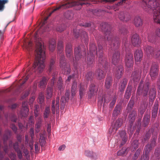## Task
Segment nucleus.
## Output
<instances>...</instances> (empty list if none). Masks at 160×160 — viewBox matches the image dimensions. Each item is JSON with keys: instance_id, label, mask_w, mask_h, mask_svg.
<instances>
[{"instance_id": "nucleus-1", "label": "nucleus", "mask_w": 160, "mask_h": 160, "mask_svg": "<svg viewBox=\"0 0 160 160\" xmlns=\"http://www.w3.org/2000/svg\"><path fill=\"white\" fill-rule=\"evenodd\" d=\"M100 28L101 30L105 33L104 40L107 44H108L111 49H114L112 59V62L116 65L120 60V53L117 49L119 46L120 43L119 38L115 37L112 33L111 31V26L110 25L106 22H102L100 25Z\"/></svg>"}, {"instance_id": "nucleus-2", "label": "nucleus", "mask_w": 160, "mask_h": 160, "mask_svg": "<svg viewBox=\"0 0 160 160\" xmlns=\"http://www.w3.org/2000/svg\"><path fill=\"white\" fill-rule=\"evenodd\" d=\"M36 43L35 51V62L33 65L34 71L37 73H41L44 68V62L45 59L44 46L41 38L35 37Z\"/></svg>"}, {"instance_id": "nucleus-3", "label": "nucleus", "mask_w": 160, "mask_h": 160, "mask_svg": "<svg viewBox=\"0 0 160 160\" xmlns=\"http://www.w3.org/2000/svg\"><path fill=\"white\" fill-rule=\"evenodd\" d=\"M98 44V50L97 51V47L94 43L90 45L89 53H88L87 58L88 64L91 65L94 61V57L96 55L98 56L99 62L101 64L104 68L103 70H106L108 69V63L107 60L103 57V50L102 47Z\"/></svg>"}, {"instance_id": "nucleus-4", "label": "nucleus", "mask_w": 160, "mask_h": 160, "mask_svg": "<svg viewBox=\"0 0 160 160\" xmlns=\"http://www.w3.org/2000/svg\"><path fill=\"white\" fill-rule=\"evenodd\" d=\"M150 83L148 81H146L144 82L141 80L138 87L137 92V95H142V103L139 110L140 113L142 115L146 108V104L148 100V95Z\"/></svg>"}, {"instance_id": "nucleus-5", "label": "nucleus", "mask_w": 160, "mask_h": 160, "mask_svg": "<svg viewBox=\"0 0 160 160\" xmlns=\"http://www.w3.org/2000/svg\"><path fill=\"white\" fill-rule=\"evenodd\" d=\"M63 44L62 41H59L58 43V53L60 57V65L62 68V72L65 74H69L71 71V69L69 65L67 64L65 61V57L63 52Z\"/></svg>"}, {"instance_id": "nucleus-6", "label": "nucleus", "mask_w": 160, "mask_h": 160, "mask_svg": "<svg viewBox=\"0 0 160 160\" xmlns=\"http://www.w3.org/2000/svg\"><path fill=\"white\" fill-rule=\"evenodd\" d=\"M87 0H80L77 1H67L65 3L54 8L50 14L49 16H50L52 13L58 10L61 8L65 9L69 8L74 6H78V9H79L81 8L82 5L87 3Z\"/></svg>"}, {"instance_id": "nucleus-7", "label": "nucleus", "mask_w": 160, "mask_h": 160, "mask_svg": "<svg viewBox=\"0 0 160 160\" xmlns=\"http://www.w3.org/2000/svg\"><path fill=\"white\" fill-rule=\"evenodd\" d=\"M136 116V111L135 110H132L128 116L129 125L127 130L130 137L132 136L136 128V126L133 125V122L135 119Z\"/></svg>"}, {"instance_id": "nucleus-8", "label": "nucleus", "mask_w": 160, "mask_h": 160, "mask_svg": "<svg viewBox=\"0 0 160 160\" xmlns=\"http://www.w3.org/2000/svg\"><path fill=\"white\" fill-rule=\"evenodd\" d=\"M144 50L146 55L149 57H153L157 58L160 56V48H154L152 47L148 46L145 48Z\"/></svg>"}, {"instance_id": "nucleus-9", "label": "nucleus", "mask_w": 160, "mask_h": 160, "mask_svg": "<svg viewBox=\"0 0 160 160\" xmlns=\"http://www.w3.org/2000/svg\"><path fill=\"white\" fill-rule=\"evenodd\" d=\"M55 59L52 58L50 61L49 67L48 68V71L49 72H53L52 75V78L51 80V82L52 85H54V83H55L56 79L57 77L58 72L55 70Z\"/></svg>"}, {"instance_id": "nucleus-10", "label": "nucleus", "mask_w": 160, "mask_h": 160, "mask_svg": "<svg viewBox=\"0 0 160 160\" xmlns=\"http://www.w3.org/2000/svg\"><path fill=\"white\" fill-rule=\"evenodd\" d=\"M81 49L80 46L74 49V56L76 62L84 58L86 55V52L85 51L81 52Z\"/></svg>"}, {"instance_id": "nucleus-11", "label": "nucleus", "mask_w": 160, "mask_h": 160, "mask_svg": "<svg viewBox=\"0 0 160 160\" xmlns=\"http://www.w3.org/2000/svg\"><path fill=\"white\" fill-rule=\"evenodd\" d=\"M158 66L157 64L153 63L151 67L150 75L152 80H154L157 77L158 73Z\"/></svg>"}, {"instance_id": "nucleus-12", "label": "nucleus", "mask_w": 160, "mask_h": 160, "mask_svg": "<svg viewBox=\"0 0 160 160\" xmlns=\"http://www.w3.org/2000/svg\"><path fill=\"white\" fill-rule=\"evenodd\" d=\"M59 97H57L56 100H53L52 103L51 110L53 114L55 113V111L57 113L59 112Z\"/></svg>"}, {"instance_id": "nucleus-13", "label": "nucleus", "mask_w": 160, "mask_h": 160, "mask_svg": "<svg viewBox=\"0 0 160 160\" xmlns=\"http://www.w3.org/2000/svg\"><path fill=\"white\" fill-rule=\"evenodd\" d=\"M153 19L155 22L160 24V6L158 5L153 10Z\"/></svg>"}, {"instance_id": "nucleus-14", "label": "nucleus", "mask_w": 160, "mask_h": 160, "mask_svg": "<svg viewBox=\"0 0 160 160\" xmlns=\"http://www.w3.org/2000/svg\"><path fill=\"white\" fill-rule=\"evenodd\" d=\"M66 54L67 57L70 59H72L74 63V59L73 52L72 48L71 45L70 43H67L66 47Z\"/></svg>"}, {"instance_id": "nucleus-15", "label": "nucleus", "mask_w": 160, "mask_h": 160, "mask_svg": "<svg viewBox=\"0 0 160 160\" xmlns=\"http://www.w3.org/2000/svg\"><path fill=\"white\" fill-rule=\"evenodd\" d=\"M29 111L28 107L27 104L25 102H23L22 105V109L20 112V114L19 115L20 117H26L28 114Z\"/></svg>"}, {"instance_id": "nucleus-16", "label": "nucleus", "mask_w": 160, "mask_h": 160, "mask_svg": "<svg viewBox=\"0 0 160 160\" xmlns=\"http://www.w3.org/2000/svg\"><path fill=\"white\" fill-rule=\"evenodd\" d=\"M85 155L92 159L96 160L98 158V155L92 150H86L84 151Z\"/></svg>"}, {"instance_id": "nucleus-17", "label": "nucleus", "mask_w": 160, "mask_h": 160, "mask_svg": "<svg viewBox=\"0 0 160 160\" xmlns=\"http://www.w3.org/2000/svg\"><path fill=\"white\" fill-rule=\"evenodd\" d=\"M142 73L141 69H138L133 72L131 76L132 79L135 82L138 81L141 78Z\"/></svg>"}, {"instance_id": "nucleus-18", "label": "nucleus", "mask_w": 160, "mask_h": 160, "mask_svg": "<svg viewBox=\"0 0 160 160\" xmlns=\"http://www.w3.org/2000/svg\"><path fill=\"white\" fill-rule=\"evenodd\" d=\"M98 87L95 86L93 84H92L89 88V92L88 95V97L89 98L95 94L98 91Z\"/></svg>"}, {"instance_id": "nucleus-19", "label": "nucleus", "mask_w": 160, "mask_h": 160, "mask_svg": "<svg viewBox=\"0 0 160 160\" xmlns=\"http://www.w3.org/2000/svg\"><path fill=\"white\" fill-rule=\"evenodd\" d=\"M157 138V136H155L152 138L150 144H148L145 146L144 148V151L145 152H149L152 149V148L155 146Z\"/></svg>"}, {"instance_id": "nucleus-20", "label": "nucleus", "mask_w": 160, "mask_h": 160, "mask_svg": "<svg viewBox=\"0 0 160 160\" xmlns=\"http://www.w3.org/2000/svg\"><path fill=\"white\" fill-rule=\"evenodd\" d=\"M11 134V132L9 130L6 131L5 134L4 135L3 137L4 144V146L3 147V150L5 154L8 153V146L6 145V141L8 140V137Z\"/></svg>"}, {"instance_id": "nucleus-21", "label": "nucleus", "mask_w": 160, "mask_h": 160, "mask_svg": "<svg viewBox=\"0 0 160 160\" xmlns=\"http://www.w3.org/2000/svg\"><path fill=\"white\" fill-rule=\"evenodd\" d=\"M123 72V68L122 65H120L116 68L115 71V78L118 79L120 78Z\"/></svg>"}, {"instance_id": "nucleus-22", "label": "nucleus", "mask_w": 160, "mask_h": 160, "mask_svg": "<svg viewBox=\"0 0 160 160\" xmlns=\"http://www.w3.org/2000/svg\"><path fill=\"white\" fill-rule=\"evenodd\" d=\"M131 42L132 45L134 46H138L141 43V40L138 34H135L133 35L131 38Z\"/></svg>"}, {"instance_id": "nucleus-23", "label": "nucleus", "mask_w": 160, "mask_h": 160, "mask_svg": "<svg viewBox=\"0 0 160 160\" xmlns=\"http://www.w3.org/2000/svg\"><path fill=\"white\" fill-rule=\"evenodd\" d=\"M135 60L136 62H140L143 56V53L140 49H137L134 52Z\"/></svg>"}, {"instance_id": "nucleus-24", "label": "nucleus", "mask_w": 160, "mask_h": 160, "mask_svg": "<svg viewBox=\"0 0 160 160\" xmlns=\"http://www.w3.org/2000/svg\"><path fill=\"white\" fill-rule=\"evenodd\" d=\"M33 68V67H32V70L31 69H28H28L27 70V73L26 74V77L24 78H23V80L22 82H21L22 80L21 79L20 80L19 83L21 85V86L25 82L28 80V79L29 78V76L30 74H32L33 72H35V71H34V69Z\"/></svg>"}, {"instance_id": "nucleus-25", "label": "nucleus", "mask_w": 160, "mask_h": 160, "mask_svg": "<svg viewBox=\"0 0 160 160\" xmlns=\"http://www.w3.org/2000/svg\"><path fill=\"white\" fill-rule=\"evenodd\" d=\"M149 101H153L156 96V89L154 88L150 89L149 93Z\"/></svg>"}, {"instance_id": "nucleus-26", "label": "nucleus", "mask_w": 160, "mask_h": 160, "mask_svg": "<svg viewBox=\"0 0 160 160\" xmlns=\"http://www.w3.org/2000/svg\"><path fill=\"white\" fill-rule=\"evenodd\" d=\"M158 102H155L152 110V118H155L157 116L158 110Z\"/></svg>"}, {"instance_id": "nucleus-27", "label": "nucleus", "mask_w": 160, "mask_h": 160, "mask_svg": "<svg viewBox=\"0 0 160 160\" xmlns=\"http://www.w3.org/2000/svg\"><path fill=\"white\" fill-rule=\"evenodd\" d=\"M110 101V98L109 95H102L99 98L98 103L101 105L103 102L104 103H108Z\"/></svg>"}, {"instance_id": "nucleus-28", "label": "nucleus", "mask_w": 160, "mask_h": 160, "mask_svg": "<svg viewBox=\"0 0 160 160\" xmlns=\"http://www.w3.org/2000/svg\"><path fill=\"white\" fill-rule=\"evenodd\" d=\"M119 134L122 140V142L120 145L122 146L127 141V136L126 135V133L125 131H122L120 132Z\"/></svg>"}, {"instance_id": "nucleus-29", "label": "nucleus", "mask_w": 160, "mask_h": 160, "mask_svg": "<svg viewBox=\"0 0 160 160\" xmlns=\"http://www.w3.org/2000/svg\"><path fill=\"white\" fill-rule=\"evenodd\" d=\"M87 86L80 84L79 88V94L80 99H81L84 94L86 93V91L87 89Z\"/></svg>"}, {"instance_id": "nucleus-30", "label": "nucleus", "mask_w": 160, "mask_h": 160, "mask_svg": "<svg viewBox=\"0 0 160 160\" xmlns=\"http://www.w3.org/2000/svg\"><path fill=\"white\" fill-rule=\"evenodd\" d=\"M49 78L45 77H43L40 81L39 87L41 88H44L45 87L47 82L49 80Z\"/></svg>"}, {"instance_id": "nucleus-31", "label": "nucleus", "mask_w": 160, "mask_h": 160, "mask_svg": "<svg viewBox=\"0 0 160 160\" xmlns=\"http://www.w3.org/2000/svg\"><path fill=\"white\" fill-rule=\"evenodd\" d=\"M42 119L41 117H39L37 118L35 125V131L37 132H38L42 125Z\"/></svg>"}, {"instance_id": "nucleus-32", "label": "nucleus", "mask_w": 160, "mask_h": 160, "mask_svg": "<svg viewBox=\"0 0 160 160\" xmlns=\"http://www.w3.org/2000/svg\"><path fill=\"white\" fill-rule=\"evenodd\" d=\"M56 46V42L55 39H51L49 41V50L53 52L55 49Z\"/></svg>"}, {"instance_id": "nucleus-33", "label": "nucleus", "mask_w": 160, "mask_h": 160, "mask_svg": "<svg viewBox=\"0 0 160 160\" xmlns=\"http://www.w3.org/2000/svg\"><path fill=\"white\" fill-rule=\"evenodd\" d=\"M80 32L81 33V36L82 41H84L85 44L88 43V38L87 33L86 32L82 30H81Z\"/></svg>"}, {"instance_id": "nucleus-34", "label": "nucleus", "mask_w": 160, "mask_h": 160, "mask_svg": "<svg viewBox=\"0 0 160 160\" xmlns=\"http://www.w3.org/2000/svg\"><path fill=\"white\" fill-rule=\"evenodd\" d=\"M105 74V72L102 70L100 69L98 70L96 72L97 78L98 80H101L103 79L104 78Z\"/></svg>"}, {"instance_id": "nucleus-35", "label": "nucleus", "mask_w": 160, "mask_h": 160, "mask_svg": "<svg viewBox=\"0 0 160 160\" xmlns=\"http://www.w3.org/2000/svg\"><path fill=\"white\" fill-rule=\"evenodd\" d=\"M134 24L136 27H139L142 24V21L139 17H136L134 19Z\"/></svg>"}, {"instance_id": "nucleus-36", "label": "nucleus", "mask_w": 160, "mask_h": 160, "mask_svg": "<svg viewBox=\"0 0 160 160\" xmlns=\"http://www.w3.org/2000/svg\"><path fill=\"white\" fill-rule=\"evenodd\" d=\"M122 119L121 118H118L114 124L112 125V126L116 130H117L121 126L122 123Z\"/></svg>"}, {"instance_id": "nucleus-37", "label": "nucleus", "mask_w": 160, "mask_h": 160, "mask_svg": "<svg viewBox=\"0 0 160 160\" xmlns=\"http://www.w3.org/2000/svg\"><path fill=\"white\" fill-rule=\"evenodd\" d=\"M121 112V107L120 105H117L113 111L112 117H116Z\"/></svg>"}, {"instance_id": "nucleus-38", "label": "nucleus", "mask_w": 160, "mask_h": 160, "mask_svg": "<svg viewBox=\"0 0 160 160\" xmlns=\"http://www.w3.org/2000/svg\"><path fill=\"white\" fill-rule=\"evenodd\" d=\"M112 80L111 77L108 76L106 78L105 82V87L109 89L112 85Z\"/></svg>"}, {"instance_id": "nucleus-39", "label": "nucleus", "mask_w": 160, "mask_h": 160, "mask_svg": "<svg viewBox=\"0 0 160 160\" xmlns=\"http://www.w3.org/2000/svg\"><path fill=\"white\" fill-rule=\"evenodd\" d=\"M77 89V85L76 82L74 81L72 84L71 88V95L72 97H74L76 93Z\"/></svg>"}, {"instance_id": "nucleus-40", "label": "nucleus", "mask_w": 160, "mask_h": 160, "mask_svg": "<svg viewBox=\"0 0 160 160\" xmlns=\"http://www.w3.org/2000/svg\"><path fill=\"white\" fill-rule=\"evenodd\" d=\"M132 89V88L131 86H128L124 95L125 97L127 99L129 98L131 95V91Z\"/></svg>"}, {"instance_id": "nucleus-41", "label": "nucleus", "mask_w": 160, "mask_h": 160, "mask_svg": "<svg viewBox=\"0 0 160 160\" xmlns=\"http://www.w3.org/2000/svg\"><path fill=\"white\" fill-rule=\"evenodd\" d=\"M128 59L127 58L125 59V63L128 68H131L133 66V60Z\"/></svg>"}, {"instance_id": "nucleus-42", "label": "nucleus", "mask_w": 160, "mask_h": 160, "mask_svg": "<svg viewBox=\"0 0 160 160\" xmlns=\"http://www.w3.org/2000/svg\"><path fill=\"white\" fill-rule=\"evenodd\" d=\"M127 82L126 79L124 78L123 79L122 82H121L119 88V90L121 92H123L126 86Z\"/></svg>"}, {"instance_id": "nucleus-43", "label": "nucleus", "mask_w": 160, "mask_h": 160, "mask_svg": "<svg viewBox=\"0 0 160 160\" xmlns=\"http://www.w3.org/2000/svg\"><path fill=\"white\" fill-rule=\"evenodd\" d=\"M8 0H0V12L3 11L5 8V5L8 2Z\"/></svg>"}, {"instance_id": "nucleus-44", "label": "nucleus", "mask_w": 160, "mask_h": 160, "mask_svg": "<svg viewBox=\"0 0 160 160\" xmlns=\"http://www.w3.org/2000/svg\"><path fill=\"white\" fill-rule=\"evenodd\" d=\"M47 98H50L52 95V89L50 87H48L47 89Z\"/></svg>"}, {"instance_id": "nucleus-45", "label": "nucleus", "mask_w": 160, "mask_h": 160, "mask_svg": "<svg viewBox=\"0 0 160 160\" xmlns=\"http://www.w3.org/2000/svg\"><path fill=\"white\" fill-rule=\"evenodd\" d=\"M39 142L41 147H43L45 145L46 142L45 140L43 135H40Z\"/></svg>"}, {"instance_id": "nucleus-46", "label": "nucleus", "mask_w": 160, "mask_h": 160, "mask_svg": "<svg viewBox=\"0 0 160 160\" xmlns=\"http://www.w3.org/2000/svg\"><path fill=\"white\" fill-rule=\"evenodd\" d=\"M57 85L58 88L60 90H62L63 89V87L62 86V78L61 77H59L58 80L57 82Z\"/></svg>"}, {"instance_id": "nucleus-47", "label": "nucleus", "mask_w": 160, "mask_h": 160, "mask_svg": "<svg viewBox=\"0 0 160 160\" xmlns=\"http://www.w3.org/2000/svg\"><path fill=\"white\" fill-rule=\"evenodd\" d=\"M149 120L148 116H144L143 118V125L145 127L147 126L149 123Z\"/></svg>"}, {"instance_id": "nucleus-48", "label": "nucleus", "mask_w": 160, "mask_h": 160, "mask_svg": "<svg viewBox=\"0 0 160 160\" xmlns=\"http://www.w3.org/2000/svg\"><path fill=\"white\" fill-rule=\"evenodd\" d=\"M138 141L137 140H134L132 143V148H134V150L136 149L138 147Z\"/></svg>"}, {"instance_id": "nucleus-49", "label": "nucleus", "mask_w": 160, "mask_h": 160, "mask_svg": "<svg viewBox=\"0 0 160 160\" xmlns=\"http://www.w3.org/2000/svg\"><path fill=\"white\" fill-rule=\"evenodd\" d=\"M50 113V108L49 107H47L44 113L43 117L44 118H48Z\"/></svg>"}, {"instance_id": "nucleus-50", "label": "nucleus", "mask_w": 160, "mask_h": 160, "mask_svg": "<svg viewBox=\"0 0 160 160\" xmlns=\"http://www.w3.org/2000/svg\"><path fill=\"white\" fill-rule=\"evenodd\" d=\"M94 76V74L91 72H88L86 75V78L88 80H91Z\"/></svg>"}, {"instance_id": "nucleus-51", "label": "nucleus", "mask_w": 160, "mask_h": 160, "mask_svg": "<svg viewBox=\"0 0 160 160\" xmlns=\"http://www.w3.org/2000/svg\"><path fill=\"white\" fill-rule=\"evenodd\" d=\"M38 99L39 100L38 102L42 104L43 102L44 97V95L41 92L40 93L38 97Z\"/></svg>"}, {"instance_id": "nucleus-52", "label": "nucleus", "mask_w": 160, "mask_h": 160, "mask_svg": "<svg viewBox=\"0 0 160 160\" xmlns=\"http://www.w3.org/2000/svg\"><path fill=\"white\" fill-rule=\"evenodd\" d=\"M32 45V43L31 42H27V41H25L23 45L25 48H26L28 50H29L30 49L29 47L31 46Z\"/></svg>"}, {"instance_id": "nucleus-53", "label": "nucleus", "mask_w": 160, "mask_h": 160, "mask_svg": "<svg viewBox=\"0 0 160 160\" xmlns=\"http://www.w3.org/2000/svg\"><path fill=\"white\" fill-rule=\"evenodd\" d=\"M126 152V149L125 148H122L117 152L118 156H122L125 154Z\"/></svg>"}, {"instance_id": "nucleus-54", "label": "nucleus", "mask_w": 160, "mask_h": 160, "mask_svg": "<svg viewBox=\"0 0 160 160\" xmlns=\"http://www.w3.org/2000/svg\"><path fill=\"white\" fill-rule=\"evenodd\" d=\"M141 152V149L140 148H138L136 152H135V153L134 155V156L133 157V160H136L138 158Z\"/></svg>"}, {"instance_id": "nucleus-55", "label": "nucleus", "mask_w": 160, "mask_h": 160, "mask_svg": "<svg viewBox=\"0 0 160 160\" xmlns=\"http://www.w3.org/2000/svg\"><path fill=\"white\" fill-rule=\"evenodd\" d=\"M145 153L144 155L142 156L140 160H148L149 157L148 153L149 152H146L145 151Z\"/></svg>"}, {"instance_id": "nucleus-56", "label": "nucleus", "mask_w": 160, "mask_h": 160, "mask_svg": "<svg viewBox=\"0 0 160 160\" xmlns=\"http://www.w3.org/2000/svg\"><path fill=\"white\" fill-rule=\"evenodd\" d=\"M116 97L115 96H114L112 98V102L110 104V108L112 109L113 108L116 103Z\"/></svg>"}, {"instance_id": "nucleus-57", "label": "nucleus", "mask_w": 160, "mask_h": 160, "mask_svg": "<svg viewBox=\"0 0 160 160\" xmlns=\"http://www.w3.org/2000/svg\"><path fill=\"white\" fill-rule=\"evenodd\" d=\"M151 131H149L147 132L143 138V141H146L151 136Z\"/></svg>"}, {"instance_id": "nucleus-58", "label": "nucleus", "mask_w": 160, "mask_h": 160, "mask_svg": "<svg viewBox=\"0 0 160 160\" xmlns=\"http://www.w3.org/2000/svg\"><path fill=\"white\" fill-rule=\"evenodd\" d=\"M155 154L157 159H160V148H158L155 150Z\"/></svg>"}, {"instance_id": "nucleus-59", "label": "nucleus", "mask_w": 160, "mask_h": 160, "mask_svg": "<svg viewBox=\"0 0 160 160\" xmlns=\"http://www.w3.org/2000/svg\"><path fill=\"white\" fill-rule=\"evenodd\" d=\"M126 58H127L129 60L130 59H131V58H132V59L133 60V54L130 52H129L126 55L125 59H126Z\"/></svg>"}, {"instance_id": "nucleus-60", "label": "nucleus", "mask_w": 160, "mask_h": 160, "mask_svg": "<svg viewBox=\"0 0 160 160\" xmlns=\"http://www.w3.org/2000/svg\"><path fill=\"white\" fill-rule=\"evenodd\" d=\"M65 29V26L64 24H63L59 26L57 28V30L60 32L63 31Z\"/></svg>"}, {"instance_id": "nucleus-61", "label": "nucleus", "mask_w": 160, "mask_h": 160, "mask_svg": "<svg viewBox=\"0 0 160 160\" xmlns=\"http://www.w3.org/2000/svg\"><path fill=\"white\" fill-rule=\"evenodd\" d=\"M117 130H116L112 126L108 130V133L110 135H113L115 134Z\"/></svg>"}, {"instance_id": "nucleus-62", "label": "nucleus", "mask_w": 160, "mask_h": 160, "mask_svg": "<svg viewBox=\"0 0 160 160\" xmlns=\"http://www.w3.org/2000/svg\"><path fill=\"white\" fill-rule=\"evenodd\" d=\"M63 98H62L61 99V105L60 106V109L61 112H62L63 111L66 104V102H65V101H63Z\"/></svg>"}, {"instance_id": "nucleus-63", "label": "nucleus", "mask_w": 160, "mask_h": 160, "mask_svg": "<svg viewBox=\"0 0 160 160\" xmlns=\"http://www.w3.org/2000/svg\"><path fill=\"white\" fill-rule=\"evenodd\" d=\"M15 151L17 153L18 157L19 159H21L22 158V150L20 149H19Z\"/></svg>"}, {"instance_id": "nucleus-64", "label": "nucleus", "mask_w": 160, "mask_h": 160, "mask_svg": "<svg viewBox=\"0 0 160 160\" xmlns=\"http://www.w3.org/2000/svg\"><path fill=\"white\" fill-rule=\"evenodd\" d=\"M79 30L77 29H74L73 30V34L74 36L76 38H78L79 35Z\"/></svg>"}]
</instances>
